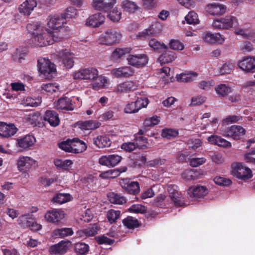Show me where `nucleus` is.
Segmentation results:
<instances>
[{"mask_svg":"<svg viewBox=\"0 0 255 255\" xmlns=\"http://www.w3.org/2000/svg\"><path fill=\"white\" fill-rule=\"evenodd\" d=\"M75 251L81 255H85L89 251V246L84 243H78L75 245Z\"/></svg>","mask_w":255,"mask_h":255,"instance_id":"56","label":"nucleus"},{"mask_svg":"<svg viewBox=\"0 0 255 255\" xmlns=\"http://www.w3.org/2000/svg\"><path fill=\"white\" fill-rule=\"evenodd\" d=\"M99 230L100 227L97 224H94L83 229L82 232L86 236L91 237L98 234Z\"/></svg>","mask_w":255,"mask_h":255,"instance_id":"48","label":"nucleus"},{"mask_svg":"<svg viewBox=\"0 0 255 255\" xmlns=\"http://www.w3.org/2000/svg\"><path fill=\"white\" fill-rule=\"evenodd\" d=\"M95 80H96V82L93 84L92 87L93 89L95 90H98L99 89L104 87L105 86V84L108 82L107 78L101 75H98Z\"/></svg>","mask_w":255,"mask_h":255,"instance_id":"46","label":"nucleus"},{"mask_svg":"<svg viewBox=\"0 0 255 255\" xmlns=\"http://www.w3.org/2000/svg\"><path fill=\"white\" fill-rule=\"evenodd\" d=\"M120 214L121 212L120 211L111 209L107 212V217L109 222L112 224L116 222L117 220L119 219Z\"/></svg>","mask_w":255,"mask_h":255,"instance_id":"52","label":"nucleus"},{"mask_svg":"<svg viewBox=\"0 0 255 255\" xmlns=\"http://www.w3.org/2000/svg\"><path fill=\"white\" fill-rule=\"evenodd\" d=\"M122 12L118 8L115 7L108 14V17L114 22L119 21L121 18Z\"/></svg>","mask_w":255,"mask_h":255,"instance_id":"55","label":"nucleus"},{"mask_svg":"<svg viewBox=\"0 0 255 255\" xmlns=\"http://www.w3.org/2000/svg\"><path fill=\"white\" fill-rule=\"evenodd\" d=\"M109 200L111 203L122 205L127 201L126 199L120 194L114 192L110 193L108 195Z\"/></svg>","mask_w":255,"mask_h":255,"instance_id":"40","label":"nucleus"},{"mask_svg":"<svg viewBox=\"0 0 255 255\" xmlns=\"http://www.w3.org/2000/svg\"><path fill=\"white\" fill-rule=\"evenodd\" d=\"M105 16L101 13L94 14L90 16L86 20V25L93 27H97L104 23Z\"/></svg>","mask_w":255,"mask_h":255,"instance_id":"25","label":"nucleus"},{"mask_svg":"<svg viewBox=\"0 0 255 255\" xmlns=\"http://www.w3.org/2000/svg\"><path fill=\"white\" fill-rule=\"evenodd\" d=\"M36 5V0H25L19 5V11L24 15H29Z\"/></svg>","mask_w":255,"mask_h":255,"instance_id":"23","label":"nucleus"},{"mask_svg":"<svg viewBox=\"0 0 255 255\" xmlns=\"http://www.w3.org/2000/svg\"><path fill=\"white\" fill-rule=\"evenodd\" d=\"M232 173L239 179L247 180L252 177V170L243 163H233L232 165Z\"/></svg>","mask_w":255,"mask_h":255,"instance_id":"4","label":"nucleus"},{"mask_svg":"<svg viewBox=\"0 0 255 255\" xmlns=\"http://www.w3.org/2000/svg\"><path fill=\"white\" fill-rule=\"evenodd\" d=\"M63 36L59 32H52L50 30L43 29L39 32H35L32 35L30 43L35 46H45L53 44L54 42H58L63 39Z\"/></svg>","mask_w":255,"mask_h":255,"instance_id":"1","label":"nucleus"},{"mask_svg":"<svg viewBox=\"0 0 255 255\" xmlns=\"http://www.w3.org/2000/svg\"><path fill=\"white\" fill-rule=\"evenodd\" d=\"M235 33L246 38L252 36L254 34L250 23L245 24L242 28H237Z\"/></svg>","mask_w":255,"mask_h":255,"instance_id":"36","label":"nucleus"},{"mask_svg":"<svg viewBox=\"0 0 255 255\" xmlns=\"http://www.w3.org/2000/svg\"><path fill=\"white\" fill-rule=\"evenodd\" d=\"M223 132L224 136L237 140L245 134L246 130L241 126L233 125L226 128Z\"/></svg>","mask_w":255,"mask_h":255,"instance_id":"9","label":"nucleus"},{"mask_svg":"<svg viewBox=\"0 0 255 255\" xmlns=\"http://www.w3.org/2000/svg\"><path fill=\"white\" fill-rule=\"evenodd\" d=\"M17 131V128L14 124L0 122V136L1 137L9 138L14 135Z\"/></svg>","mask_w":255,"mask_h":255,"instance_id":"18","label":"nucleus"},{"mask_svg":"<svg viewBox=\"0 0 255 255\" xmlns=\"http://www.w3.org/2000/svg\"><path fill=\"white\" fill-rule=\"evenodd\" d=\"M238 25L239 22L237 17L230 15L215 19L212 23L214 28L219 29H229L236 27Z\"/></svg>","mask_w":255,"mask_h":255,"instance_id":"3","label":"nucleus"},{"mask_svg":"<svg viewBox=\"0 0 255 255\" xmlns=\"http://www.w3.org/2000/svg\"><path fill=\"white\" fill-rule=\"evenodd\" d=\"M120 172L117 169H110L100 174V176L103 178H114L120 175Z\"/></svg>","mask_w":255,"mask_h":255,"instance_id":"50","label":"nucleus"},{"mask_svg":"<svg viewBox=\"0 0 255 255\" xmlns=\"http://www.w3.org/2000/svg\"><path fill=\"white\" fill-rule=\"evenodd\" d=\"M202 37L205 41L211 44L215 43L222 44L225 40L219 33H212L210 32H206L203 33Z\"/></svg>","mask_w":255,"mask_h":255,"instance_id":"24","label":"nucleus"},{"mask_svg":"<svg viewBox=\"0 0 255 255\" xmlns=\"http://www.w3.org/2000/svg\"><path fill=\"white\" fill-rule=\"evenodd\" d=\"M125 226L128 229H134L139 226L137 219L131 216H128L123 220Z\"/></svg>","mask_w":255,"mask_h":255,"instance_id":"44","label":"nucleus"},{"mask_svg":"<svg viewBox=\"0 0 255 255\" xmlns=\"http://www.w3.org/2000/svg\"><path fill=\"white\" fill-rule=\"evenodd\" d=\"M65 217L64 212L60 209H53L48 211L45 214V220L50 223H57Z\"/></svg>","mask_w":255,"mask_h":255,"instance_id":"16","label":"nucleus"},{"mask_svg":"<svg viewBox=\"0 0 255 255\" xmlns=\"http://www.w3.org/2000/svg\"><path fill=\"white\" fill-rule=\"evenodd\" d=\"M168 191L169 197L174 204L177 206H181L183 202L181 193L177 190V187L175 185H170L168 187Z\"/></svg>","mask_w":255,"mask_h":255,"instance_id":"22","label":"nucleus"},{"mask_svg":"<svg viewBox=\"0 0 255 255\" xmlns=\"http://www.w3.org/2000/svg\"><path fill=\"white\" fill-rule=\"evenodd\" d=\"M77 10L73 6H70L66 8L64 12L61 14L65 20L67 18L74 17L77 15Z\"/></svg>","mask_w":255,"mask_h":255,"instance_id":"57","label":"nucleus"},{"mask_svg":"<svg viewBox=\"0 0 255 255\" xmlns=\"http://www.w3.org/2000/svg\"><path fill=\"white\" fill-rule=\"evenodd\" d=\"M134 73V70L129 66L121 67L111 70L112 75L118 78H128L131 76Z\"/></svg>","mask_w":255,"mask_h":255,"instance_id":"20","label":"nucleus"},{"mask_svg":"<svg viewBox=\"0 0 255 255\" xmlns=\"http://www.w3.org/2000/svg\"><path fill=\"white\" fill-rule=\"evenodd\" d=\"M73 234V231L71 228H63L57 229L53 231V236L56 238H64Z\"/></svg>","mask_w":255,"mask_h":255,"instance_id":"39","label":"nucleus"},{"mask_svg":"<svg viewBox=\"0 0 255 255\" xmlns=\"http://www.w3.org/2000/svg\"><path fill=\"white\" fill-rule=\"evenodd\" d=\"M197 76L196 73H182L177 75L176 79L179 82H189L194 80Z\"/></svg>","mask_w":255,"mask_h":255,"instance_id":"41","label":"nucleus"},{"mask_svg":"<svg viewBox=\"0 0 255 255\" xmlns=\"http://www.w3.org/2000/svg\"><path fill=\"white\" fill-rule=\"evenodd\" d=\"M121 6L124 11L128 13H134L139 8L135 2L130 0H123Z\"/></svg>","mask_w":255,"mask_h":255,"instance_id":"28","label":"nucleus"},{"mask_svg":"<svg viewBox=\"0 0 255 255\" xmlns=\"http://www.w3.org/2000/svg\"><path fill=\"white\" fill-rule=\"evenodd\" d=\"M59 147L67 152H72V140L68 139L58 144Z\"/></svg>","mask_w":255,"mask_h":255,"instance_id":"63","label":"nucleus"},{"mask_svg":"<svg viewBox=\"0 0 255 255\" xmlns=\"http://www.w3.org/2000/svg\"><path fill=\"white\" fill-rule=\"evenodd\" d=\"M39 71L45 77L54 73L56 71L55 64L46 58H40L37 61Z\"/></svg>","mask_w":255,"mask_h":255,"instance_id":"8","label":"nucleus"},{"mask_svg":"<svg viewBox=\"0 0 255 255\" xmlns=\"http://www.w3.org/2000/svg\"><path fill=\"white\" fill-rule=\"evenodd\" d=\"M116 2V0H93L92 5L96 10L108 12Z\"/></svg>","mask_w":255,"mask_h":255,"instance_id":"15","label":"nucleus"},{"mask_svg":"<svg viewBox=\"0 0 255 255\" xmlns=\"http://www.w3.org/2000/svg\"><path fill=\"white\" fill-rule=\"evenodd\" d=\"M187 23L189 24H196L199 23L197 14L193 11H190L185 17Z\"/></svg>","mask_w":255,"mask_h":255,"instance_id":"53","label":"nucleus"},{"mask_svg":"<svg viewBox=\"0 0 255 255\" xmlns=\"http://www.w3.org/2000/svg\"><path fill=\"white\" fill-rule=\"evenodd\" d=\"M131 49L130 47L117 48L112 54V58L114 60H118L125 55L130 53Z\"/></svg>","mask_w":255,"mask_h":255,"instance_id":"38","label":"nucleus"},{"mask_svg":"<svg viewBox=\"0 0 255 255\" xmlns=\"http://www.w3.org/2000/svg\"><path fill=\"white\" fill-rule=\"evenodd\" d=\"M134 142L137 148L140 149L144 148L146 146L147 139L142 136L136 135L134 139Z\"/></svg>","mask_w":255,"mask_h":255,"instance_id":"64","label":"nucleus"},{"mask_svg":"<svg viewBox=\"0 0 255 255\" xmlns=\"http://www.w3.org/2000/svg\"><path fill=\"white\" fill-rule=\"evenodd\" d=\"M215 90L219 97H225L232 92L233 89L229 85L220 84L215 87Z\"/></svg>","mask_w":255,"mask_h":255,"instance_id":"32","label":"nucleus"},{"mask_svg":"<svg viewBox=\"0 0 255 255\" xmlns=\"http://www.w3.org/2000/svg\"><path fill=\"white\" fill-rule=\"evenodd\" d=\"M120 184L122 188L129 194L135 195L139 192V185L136 181L123 179L120 182Z\"/></svg>","mask_w":255,"mask_h":255,"instance_id":"19","label":"nucleus"},{"mask_svg":"<svg viewBox=\"0 0 255 255\" xmlns=\"http://www.w3.org/2000/svg\"><path fill=\"white\" fill-rule=\"evenodd\" d=\"M198 172L192 169H187L182 173V177L186 180H194L198 178Z\"/></svg>","mask_w":255,"mask_h":255,"instance_id":"47","label":"nucleus"},{"mask_svg":"<svg viewBox=\"0 0 255 255\" xmlns=\"http://www.w3.org/2000/svg\"><path fill=\"white\" fill-rule=\"evenodd\" d=\"M56 106L57 109L60 110L71 111L74 109L73 105L71 103V100L67 97L59 99Z\"/></svg>","mask_w":255,"mask_h":255,"instance_id":"35","label":"nucleus"},{"mask_svg":"<svg viewBox=\"0 0 255 255\" xmlns=\"http://www.w3.org/2000/svg\"><path fill=\"white\" fill-rule=\"evenodd\" d=\"M207 193V189L203 186L191 187L189 189V193L190 196L194 198H199L204 197Z\"/></svg>","mask_w":255,"mask_h":255,"instance_id":"29","label":"nucleus"},{"mask_svg":"<svg viewBox=\"0 0 255 255\" xmlns=\"http://www.w3.org/2000/svg\"><path fill=\"white\" fill-rule=\"evenodd\" d=\"M165 49L166 50L158 58V61L161 64L171 62L176 58L174 52Z\"/></svg>","mask_w":255,"mask_h":255,"instance_id":"30","label":"nucleus"},{"mask_svg":"<svg viewBox=\"0 0 255 255\" xmlns=\"http://www.w3.org/2000/svg\"><path fill=\"white\" fill-rule=\"evenodd\" d=\"M72 140V152L78 153L83 152L86 149L85 143L78 138H74Z\"/></svg>","mask_w":255,"mask_h":255,"instance_id":"33","label":"nucleus"},{"mask_svg":"<svg viewBox=\"0 0 255 255\" xmlns=\"http://www.w3.org/2000/svg\"><path fill=\"white\" fill-rule=\"evenodd\" d=\"M100 126V123L96 121H86L82 122L81 124V127L85 130H93L98 128Z\"/></svg>","mask_w":255,"mask_h":255,"instance_id":"42","label":"nucleus"},{"mask_svg":"<svg viewBox=\"0 0 255 255\" xmlns=\"http://www.w3.org/2000/svg\"><path fill=\"white\" fill-rule=\"evenodd\" d=\"M149 103L146 97H138L135 101L128 103L124 109V112L128 114H133L138 112L140 109L146 108Z\"/></svg>","mask_w":255,"mask_h":255,"instance_id":"5","label":"nucleus"},{"mask_svg":"<svg viewBox=\"0 0 255 255\" xmlns=\"http://www.w3.org/2000/svg\"><path fill=\"white\" fill-rule=\"evenodd\" d=\"M122 159V157L118 154H111L101 156L99 159V163L108 167L116 166Z\"/></svg>","mask_w":255,"mask_h":255,"instance_id":"13","label":"nucleus"},{"mask_svg":"<svg viewBox=\"0 0 255 255\" xmlns=\"http://www.w3.org/2000/svg\"><path fill=\"white\" fill-rule=\"evenodd\" d=\"M137 84L133 81L128 80L122 82L117 85L114 89V92L118 94L127 93L136 90Z\"/></svg>","mask_w":255,"mask_h":255,"instance_id":"11","label":"nucleus"},{"mask_svg":"<svg viewBox=\"0 0 255 255\" xmlns=\"http://www.w3.org/2000/svg\"><path fill=\"white\" fill-rule=\"evenodd\" d=\"M28 31L32 33V35L35 34V32H39L44 28L38 22H34L28 23L26 26Z\"/></svg>","mask_w":255,"mask_h":255,"instance_id":"49","label":"nucleus"},{"mask_svg":"<svg viewBox=\"0 0 255 255\" xmlns=\"http://www.w3.org/2000/svg\"><path fill=\"white\" fill-rule=\"evenodd\" d=\"M25 49L22 48H17L12 55L14 61L21 62L26 55Z\"/></svg>","mask_w":255,"mask_h":255,"instance_id":"51","label":"nucleus"},{"mask_svg":"<svg viewBox=\"0 0 255 255\" xmlns=\"http://www.w3.org/2000/svg\"><path fill=\"white\" fill-rule=\"evenodd\" d=\"M72 199V196L69 193H58L52 198V201L59 204H62L70 201Z\"/></svg>","mask_w":255,"mask_h":255,"instance_id":"37","label":"nucleus"},{"mask_svg":"<svg viewBox=\"0 0 255 255\" xmlns=\"http://www.w3.org/2000/svg\"><path fill=\"white\" fill-rule=\"evenodd\" d=\"M160 120L157 116H153L152 117L146 118L144 122L143 126L145 127H152L157 125Z\"/></svg>","mask_w":255,"mask_h":255,"instance_id":"59","label":"nucleus"},{"mask_svg":"<svg viewBox=\"0 0 255 255\" xmlns=\"http://www.w3.org/2000/svg\"><path fill=\"white\" fill-rule=\"evenodd\" d=\"M41 90L47 93H53L58 89V86L52 83L43 84L41 86Z\"/></svg>","mask_w":255,"mask_h":255,"instance_id":"60","label":"nucleus"},{"mask_svg":"<svg viewBox=\"0 0 255 255\" xmlns=\"http://www.w3.org/2000/svg\"><path fill=\"white\" fill-rule=\"evenodd\" d=\"M149 46L154 51L158 52H161L162 49H167V46L163 42H160L155 38L149 40Z\"/></svg>","mask_w":255,"mask_h":255,"instance_id":"43","label":"nucleus"},{"mask_svg":"<svg viewBox=\"0 0 255 255\" xmlns=\"http://www.w3.org/2000/svg\"><path fill=\"white\" fill-rule=\"evenodd\" d=\"M55 57H56L59 61H61L64 66L67 68H71L74 63V54L67 49H61L56 51L54 53Z\"/></svg>","mask_w":255,"mask_h":255,"instance_id":"7","label":"nucleus"},{"mask_svg":"<svg viewBox=\"0 0 255 255\" xmlns=\"http://www.w3.org/2000/svg\"><path fill=\"white\" fill-rule=\"evenodd\" d=\"M35 164V161L28 156H21L17 161L19 171L23 172L28 171Z\"/></svg>","mask_w":255,"mask_h":255,"instance_id":"14","label":"nucleus"},{"mask_svg":"<svg viewBox=\"0 0 255 255\" xmlns=\"http://www.w3.org/2000/svg\"><path fill=\"white\" fill-rule=\"evenodd\" d=\"M98 75V71L93 67H88L79 70L73 74L75 80H95Z\"/></svg>","mask_w":255,"mask_h":255,"instance_id":"6","label":"nucleus"},{"mask_svg":"<svg viewBox=\"0 0 255 255\" xmlns=\"http://www.w3.org/2000/svg\"><path fill=\"white\" fill-rule=\"evenodd\" d=\"M69 244V242L62 241L51 246L50 248V252L54 254H65L68 249V245Z\"/></svg>","mask_w":255,"mask_h":255,"instance_id":"31","label":"nucleus"},{"mask_svg":"<svg viewBox=\"0 0 255 255\" xmlns=\"http://www.w3.org/2000/svg\"><path fill=\"white\" fill-rule=\"evenodd\" d=\"M54 162L57 168L65 170H68L69 167L73 164V162L70 160H62L59 159H55Z\"/></svg>","mask_w":255,"mask_h":255,"instance_id":"45","label":"nucleus"},{"mask_svg":"<svg viewBox=\"0 0 255 255\" xmlns=\"http://www.w3.org/2000/svg\"><path fill=\"white\" fill-rule=\"evenodd\" d=\"M148 57L145 54H130L127 58L128 64L137 68L145 66L148 62Z\"/></svg>","mask_w":255,"mask_h":255,"instance_id":"10","label":"nucleus"},{"mask_svg":"<svg viewBox=\"0 0 255 255\" xmlns=\"http://www.w3.org/2000/svg\"><path fill=\"white\" fill-rule=\"evenodd\" d=\"M94 143L99 148H104L110 146L111 141L106 135H98L94 138Z\"/></svg>","mask_w":255,"mask_h":255,"instance_id":"34","label":"nucleus"},{"mask_svg":"<svg viewBox=\"0 0 255 255\" xmlns=\"http://www.w3.org/2000/svg\"><path fill=\"white\" fill-rule=\"evenodd\" d=\"M66 23V20L64 19L61 14L50 15L48 18V26L54 30L62 28Z\"/></svg>","mask_w":255,"mask_h":255,"instance_id":"17","label":"nucleus"},{"mask_svg":"<svg viewBox=\"0 0 255 255\" xmlns=\"http://www.w3.org/2000/svg\"><path fill=\"white\" fill-rule=\"evenodd\" d=\"M122 37L121 33L114 29H109L102 34L98 39L100 44L112 45L119 43Z\"/></svg>","mask_w":255,"mask_h":255,"instance_id":"2","label":"nucleus"},{"mask_svg":"<svg viewBox=\"0 0 255 255\" xmlns=\"http://www.w3.org/2000/svg\"><path fill=\"white\" fill-rule=\"evenodd\" d=\"M238 65L241 69L247 72L255 69V57L245 56L238 61Z\"/></svg>","mask_w":255,"mask_h":255,"instance_id":"12","label":"nucleus"},{"mask_svg":"<svg viewBox=\"0 0 255 255\" xmlns=\"http://www.w3.org/2000/svg\"><path fill=\"white\" fill-rule=\"evenodd\" d=\"M226 5L218 3H213L208 4L206 7V10L209 14L213 15H220L226 12Z\"/></svg>","mask_w":255,"mask_h":255,"instance_id":"21","label":"nucleus"},{"mask_svg":"<svg viewBox=\"0 0 255 255\" xmlns=\"http://www.w3.org/2000/svg\"><path fill=\"white\" fill-rule=\"evenodd\" d=\"M44 120L47 121L51 126L56 127L60 122V120L57 113L51 110H47L45 112Z\"/></svg>","mask_w":255,"mask_h":255,"instance_id":"26","label":"nucleus"},{"mask_svg":"<svg viewBox=\"0 0 255 255\" xmlns=\"http://www.w3.org/2000/svg\"><path fill=\"white\" fill-rule=\"evenodd\" d=\"M178 134V132L176 130L169 128L163 129L161 135L163 137L170 139L172 137H176Z\"/></svg>","mask_w":255,"mask_h":255,"instance_id":"61","label":"nucleus"},{"mask_svg":"<svg viewBox=\"0 0 255 255\" xmlns=\"http://www.w3.org/2000/svg\"><path fill=\"white\" fill-rule=\"evenodd\" d=\"M233 69V64L231 62H227L220 68L219 73L221 75L230 74Z\"/></svg>","mask_w":255,"mask_h":255,"instance_id":"58","label":"nucleus"},{"mask_svg":"<svg viewBox=\"0 0 255 255\" xmlns=\"http://www.w3.org/2000/svg\"><path fill=\"white\" fill-rule=\"evenodd\" d=\"M31 220H32V215L26 214L20 216L17 221L21 227H25L28 226L29 224L30 223Z\"/></svg>","mask_w":255,"mask_h":255,"instance_id":"54","label":"nucleus"},{"mask_svg":"<svg viewBox=\"0 0 255 255\" xmlns=\"http://www.w3.org/2000/svg\"><path fill=\"white\" fill-rule=\"evenodd\" d=\"M36 142L35 137L31 135H26L25 136L17 139L18 146L23 149H26L32 146Z\"/></svg>","mask_w":255,"mask_h":255,"instance_id":"27","label":"nucleus"},{"mask_svg":"<svg viewBox=\"0 0 255 255\" xmlns=\"http://www.w3.org/2000/svg\"><path fill=\"white\" fill-rule=\"evenodd\" d=\"M215 83L213 80L202 81L198 83V87L205 91L210 90L214 85Z\"/></svg>","mask_w":255,"mask_h":255,"instance_id":"62","label":"nucleus"}]
</instances>
